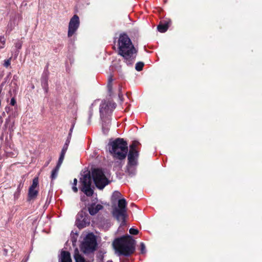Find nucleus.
<instances>
[{
  "label": "nucleus",
  "instance_id": "f257e3e1",
  "mask_svg": "<svg viewBox=\"0 0 262 262\" xmlns=\"http://www.w3.org/2000/svg\"><path fill=\"white\" fill-rule=\"evenodd\" d=\"M118 54L123 57L124 62L132 66L136 60L138 50L135 49L130 39L125 33L121 34L118 40Z\"/></svg>",
  "mask_w": 262,
  "mask_h": 262
},
{
  "label": "nucleus",
  "instance_id": "f03ea898",
  "mask_svg": "<svg viewBox=\"0 0 262 262\" xmlns=\"http://www.w3.org/2000/svg\"><path fill=\"white\" fill-rule=\"evenodd\" d=\"M136 241L130 235L123 236L116 238L113 245L118 256H129L135 250Z\"/></svg>",
  "mask_w": 262,
  "mask_h": 262
},
{
  "label": "nucleus",
  "instance_id": "7ed1b4c3",
  "mask_svg": "<svg viewBox=\"0 0 262 262\" xmlns=\"http://www.w3.org/2000/svg\"><path fill=\"white\" fill-rule=\"evenodd\" d=\"M109 151L114 159L122 160L125 159L128 152L127 142L122 138H117L110 141Z\"/></svg>",
  "mask_w": 262,
  "mask_h": 262
},
{
  "label": "nucleus",
  "instance_id": "20e7f679",
  "mask_svg": "<svg viewBox=\"0 0 262 262\" xmlns=\"http://www.w3.org/2000/svg\"><path fill=\"white\" fill-rule=\"evenodd\" d=\"M127 202L125 199H121L118 200V206L113 209L112 214L113 216L120 223V226L125 225V217L127 212Z\"/></svg>",
  "mask_w": 262,
  "mask_h": 262
},
{
  "label": "nucleus",
  "instance_id": "39448f33",
  "mask_svg": "<svg viewBox=\"0 0 262 262\" xmlns=\"http://www.w3.org/2000/svg\"><path fill=\"white\" fill-rule=\"evenodd\" d=\"M92 177L96 186L99 189H103L110 183L101 169L95 168L92 170Z\"/></svg>",
  "mask_w": 262,
  "mask_h": 262
},
{
  "label": "nucleus",
  "instance_id": "423d86ee",
  "mask_svg": "<svg viewBox=\"0 0 262 262\" xmlns=\"http://www.w3.org/2000/svg\"><path fill=\"white\" fill-rule=\"evenodd\" d=\"M97 246V242L95 235L92 234H88L84 238L82 243L80 249L81 251L85 254L93 252Z\"/></svg>",
  "mask_w": 262,
  "mask_h": 262
},
{
  "label": "nucleus",
  "instance_id": "0eeeda50",
  "mask_svg": "<svg viewBox=\"0 0 262 262\" xmlns=\"http://www.w3.org/2000/svg\"><path fill=\"white\" fill-rule=\"evenodd\" d=\"M116 104L115 103L111 101L103 100L102 101L99 107V112L101 119L110 118V116L116 108Z\"/></svg>",
  "mask_w": 262,
  "mask_h": 262
},
{
  "label": "nucleus",
  "instance_id": "6e6552de",
  "mask_svg": "<svg viewBox=\"0 0 262 262\" xmlns=\"http://www.w3.org/2000/svg\"><path fill=\"white\" fill-rule=\"evenodd\" d=\"M80 183L81 187L80 190L86 196H91L94 193V190L92 188V180L90 173H87L83 175L80 179Z\"/></svg>",
  "mask_w": 262,
  "mask_h": 262
},
{
  "label": "nucleus",
  "instance_id": "1a4fd4ad",
  "mask_svg": "<svg viewBox=\"0 0 262 262\" xmlns=\"http://www.w3.org/2000/svg\"><path fill=\"white\" fill-rule=\"evenodd\" d=\"M139 144V142L134 141L132 144L130 145L129 150L127 155V164H132V165H137L139 152L137 149V147Z\"/></svg>",
  "mask_w": 262,
  "mask_h": 262
},
{
  "label": "nucleus",
  "instance_id": "9d476101",
  "mask_svg": "<svg viewBox=\"0 0 262 262\" xmlns=\"http://www.w3.org/2000/svg\"><path fill=\"white\" fill-rule=\"evenodd\" d=\"M90 217L88 213L81 210L77 215L75 225L79 229H82L90 225Z\"/></svg>",
  "mask_w": 262,
  "mask_h": 262
},
{
  "label": "nucleus",
  "instance_id": "9b49d317",
  "mask_svg": "<svg viewBox=\"0 0 262 262\" xmlns=\"http://www.w3.org/2000/svg\"><path fill=\"white\" fill-rule=\"evenodd\" d=\"M80 25L79 18L78 15H74L70 19L68 31V36L72 37L77 31Z\"/></svg>",
  "mask_w": 262,
  "mask_h": 262
},
{
  "label": "nucleus",
  "instance_id": "f8f14e48",
  "mask_svg": "<svg viewBox=\"0 0 262 262\" xmlns=\"http://www.w3.org/2000/svg\"><path fill=\"white\" fill-rule=\"evenodd\" d=\"M103 209V206L101 204H95L92 203L88 206V210L92 215L96 214L99 210Z\"/></svg>",
  "mask_w": 262,
  "mask_h": 262
},
{
  "label": "nucleus",
  "instance_id": "ddd939ff",
  "mask_svg": "<svg viewBox=\"0 0 262 262\" xmlns=\"http://www.w3.org/2000/svg\"><path fill=\"white\" fill-rule=\"evenodd\" d=\"M102 120V130L104 134L106 135L109 132L111 125V118L101 119Z\"/></svg>",
  "mask_w": 262,
  "mask_h": 262
},
{
  "label": "nucleus",
  "instance_id": "4468645a",
  "mask_svg": "<svg viewBox=\"0 0 262 262\" xmlns=\"http://www.w3.org/2000/svg\"><path fill=\"white\" fill-rule=\"evenodd\" d=\"M59 262H72L70 252L62 251L59 257Z\"/></svg>",
  "mask_w": 262,
  "mask_h": 262
},
{
  "label": "nucleus",
  "instance_id": "2eb2a0df",
  "mask_svg": "<svg viewBox=\"0 0 262 262\" xmlns=\"http://www.w3.org/2000/svg\"><path fill=\"white\" fill-rule=\"evenodd\" d=\"M170 23V21H166L164 23H160L157 27L158 30L161 33L165 32L167 30Z\"/></svg>",
  "mask_w": 262,
  "mask_h": 262
},
{
  "label": "nucleus",
  "instance_id": "dca6fc26",
  "mask_svg": "<svg viewBox=\"0 0 262 262\" xmlns=\"http://www.w3.org/2000/svg\"><path fill=\"white\" fill-rule=\"evenodd\" d=\"M48 77L47 74H43L41 78V85L42 89L45 90L46 93L48 92Z\"/></svg>",
  "mask_w": 262,
  "mask_h": 262
},
{
  "label": "nucleus",
  "instance_id": "f3484780",
  "mask_svg": "<svg viewBox=\"0 0 262 262\" xmlns=\"http://www.w3.org/2000/svg\"><path fill=\"white\" fill-rule=\"evenodd\" d=\"M38 191L36 189L29 188L28 195V201H30L34 200L37 197Z\"/></svg>",
  "mask_w": 262,
  "mask_h": 262
},
{
  "label": "nucleus",
  "instance_id": "a211bd4d",
  "mask_svg": "<svg viewBox=\"0 0 262 262\" xmlns=\"http://www.w3.org/2000/svg\"><path fill=\"white\" fill-rule=\"evenodd\" d=\"M136 166L137 165H132L127 164L126 166V172L130 176L133 177L135 175L136 173Z\"/></svg>",
  "mask_w": 262,
  "mask_h": 262
},
{
  "label": "nucleus",
  "instance_id": "6ab92c4d",
  "mask_svg": "<svg viewBox=\"0 0 262 262\" xmlns=\"http://www.w3.org/2000/svg\"><path fill=\"white\" fill-rule=\"evenodd\" d=\"M74 257L76 262H91L89 260H86L79 253L77 249L75 251Z\"/></svg>",
  "mask_w": 262,
  "mask_h": 262
},
{
  "label": "nucleus",
  "instance_id": "aec40b11",
  "mask_svg": "<svg viewBox=\"0 0 262 262\" xmlns=\"http://www.w3.org/2000/svg\"><path fill=\"white\" fill-rule=\"evenodd\" d=\"M113 78L112 76H111L108 78V83H107V90H108L110 96H112V90H113L112 82H113Z\"/></svg>",
  "mask_w": 262,
  "mask_h": 262
},
{
  "label": "nucleus",
  "instance_id": "412c9836",
  "mask_svg": "<svg viewBox=\"0 0 262 262\" xmlns=\"http://www.w3.org/2000/svg\"><path fill=\"white\" fill-rule=\"evenodd\" d=\"M59 168V167L56 166L55 168L52 171L51 175L52 180H54L57 178Z\"/></svg>",
  "mask_w": 262,
  "mask_h": 262
},
{
  "label": "nucleus",
  "instance_id": "4be33fe9",
  "mask_svg": "<svg viewBox=\"0 0 262 262\" xmlns=\"http://www.w3.org/2000/svg\"><path fill=\"white\" fill-rule=\"evenodd\" d=\"M144 63L143 62L139 61L136 63L135 66V69L137 71H141L142 70Z\"/></svg>",
  "mask_w": 262,
  "mask_h": 262
},
{
  "label": "nucleus",
  "instance_id": "5701e85b",
  "mask_svg": "<svg viewBox=\"0 0 262 262\" xmlns=\"http://www.w3.org/2000/svg\"><path fill=\"white\" fill-rule=\"evenodd\" d=\"M38 185V178H35L33 180L32 184L29 188L36 189Z\"/></svg>",
  "mask_w": 262,
  "mask_h": 262
},
{
  "label": "nucleus",
  "instance_id": "b1692460",
  "mask_svg": "<svg viewBox=\"0 0 262 262\" xmlns=\"http://www.w3.org/2000/svg\"><path fill=\"white\" fill-rule=\"evenodd\" d=\"M6 38L4 36H0V49H3L5 47Z\"/></svg>",
  "mask_w": 262,
  "mask_h": 262
},
{
  "label": "nucleus",
  "instance_id": "393cba45",
  "mask_svg": "<svg viewBox=\"0 0 262 262\" xmlns=\"http://www.w3.org/2000/svg\"><path fill=\"white\" fill-rule=\"evenodd\" d=\"M93 114V109L92 106L90 108L89 111V119H88V124H91V119L92 117Z\"/></svg>",
  "mask_w": 262,
  "mask_h": 262
},
{
  "label": "nucleus",
  "instance_id": "a878e982",
  "mask_svg": "<svg viewBox=\"0 0 262 262\" xmlns=\"http://www.w3.org/2000/svg\"><path fill=\"white\" fill-rule=\"evenodd\" d=\"M23 178H24V177L22 178L21 180L20 181V183H19V185L17 186V190L18 191V193H20V190H21V189L23 188V185H24V180H23Z\"/></svg>",
  "mask_w": 262,
  "mask_h": 262
},
{
  "label": "nucleus",
  "instance_id": "bb28decb",
  "mask_svg": "<svg viewBox=\"0 0 262 262\" xmlns=\"http://www.w3.org/2000/svg\"><path fill=\"white\" fill-rule=\"evenodd\" d=\"M140 251L142 254H144L146 252L145 245L143 242L140 243Z\"/></svg>",
  "mask_w": 262,
  "mask_h": 262
},
{
  "label": "nucleus",
  "instance_id": "cd10ccee",
  "mask_svg": "<svg viewBox=\"0 0 262 262\" xmlns=\"http://www.w3.org/2000/svg\"><path fill=\"white\" fill-rule=\"evenodd\" d=\"M64 158V156L60 155V157L59 158L58 162H57V165H56L57 166L60 167L61 165L62 164V162L63 161Z\"/></svg>",
  "mask_w": 262,
  "mask_h": 262
},
{
  "label": "nucleus",
  "instance_id": "c85d7f7f",
  "mask_svg": "<svg viewBox=\"0 0 262 262\" xmlns=\"http://www.w3.org/2000/svg\"><path fill=\"white\" fill-rule=\"evenodd\" d=\"M129 233L133 235H137L139 233L138 230L133 228H131L129 230Z\"/></svg>",
  "mask_w": 262,
  "mask_h": 262
},
{
  "label": "nucleus",
  "instance_id": "c756f323",
  "mask_svg": "<svg viewBox=\"0 0 262 262\" xmlns=\"http://www.w3.org/2000/svg\"><path fill=\"white\" fill-rule=\"evenodd\" d=\"M11 58H10L9 59L5 60L4 61V66L6 68L8 67L11 64Z\"/></svg>",
  "mask_w": 262,
  "mask_h": 262
},
{
  "label": "nucleus",
  "instance_id": "7c9ffc66",
  "mask_svg": "<svg viewBox=\"0 0 262 262\" xmlns=\"http://www.w3.org/2000/svg\"><path fill=\"white\" fill-rule=\"evenodd\" d=\"M21 46H22V43L19 41L16 42L15 44V48H16L18 49H20L21 48Z\"/></svg>",
  "mask_w": 262,
  "mask_h": 262
},
{
  "label": "nucleus",
  "instance_id": "2f4dec72",
  "mask_svg": "<svg viewBox=\"0 0 262 262\" xmlns=\"http://www.w3.org/2000/svg\"><path fill=\"white\" fill-rule=\"evenodd\" d=\"M121 90H122V88L121 86H119V89H118V91H119V93H118V97L119 98L121 99V98L122 97V94L121 93Z\"/></svg>",
  "mask_w": 262,
  "mask_h": 262
},
{
  "label": "nucleus",
  "instance_id": "473e14b6",
  "mask_svg": "<svg viewBox=\"0 0 262 262\" xmlns=\"http://www.w3.org/2000/svg\"><path fill=\"white\" fill-rule=\"evenodd\" d=\"M16 103V102L15 99L14 97L12 98L10 101V104L12 106H14L15 105Z\"/></svg>",
  "mask_w": 262,
  "mask_h": 262
},
{
  "label": "nucleus",
  "instance_id": "72a5a7b5",
  "mask_svg": "<svg viewBox=\"0 0 262 262\" xmlns=\"http://www.w3.org/2000/svg\"><path fill=\"white\" fill-rule=\"evenodd\" d=\"M74 127V124H73L72 126H71V128H70V132H69L68 136H69V137H71L72 136V133Z\"/></svg>",
  "mask_w": 262,
  "mask_h": 262
},
{
  "label": "nucleus",
  "instance_id": "f704fd0d",
  "mask_svg": "<svg viewBox=\"0 0 262 262\" xmlns=\"http://www.w3.org/2000/svg\"><path fill=\"white\" fill-rule=\"evenodd\" d=\"M71 139V137L68 136L67 139L64 143V144H67V146H69Z\"/></svg>",
  "mask_w": 262,
  "mask_h": 262
},
{
  "label": "nucleus",
  "instance_id": "c9c22d12",
  "mask_svg": "<svg viewBox=\"0 0 262 262\" xmlns=\"http://www.w3.org/2000/svg\"><path fill=\"white\" fill-rule=\"evenodd\" d=\"M72 190L74 192H77L78 191V188L76 187V185H73L72 186Z\"/></svg>",
  "mask_w": 262,
  "mask_h": 262
},
{
  "label": "nucleus",
  "instance_id": "e433bc0d",
  "mask_svg": "<svg viewBox=\"0 0 262 262\" xmlns=\"http://www.w3.org/2000/svg\"><path fill=\"white\" fill-rule=\"evenodd\" d=\"M68 148V146H67V144H64L62 147V150L65 151L67 152Z\"/></svg>",
  "mask_w": 262,
  "mask_h": 262
},
{
  "label": "nucleus",
  "instance_id": "4c0bfd02",
  "mask_svg": "<svg viewBox=\"0 0 262 262\" xmlns=\"http://www.w3.org/2000/svg\"><path fill=\"white\" fill-rule=\"evenodd\" d=\"M20 193H18V191L17 190L14 194V198H18Z\"/></svg>",
  "mask_w": 262,
  "mask_h": 262
},
{
  "label": "nucleus",
  "instance_id": "58836bf2",
  "mask_svg": "<svg viewBox=\"0 0 262 262\" xmlns=\"http://www.w3.org/2000/svg\"><path fill=\"white\" fill-rule=\"evenodd\" d=\"M51 160H52V159H51V158H50V159H49V160H48L46 162V163H45V167L47 166L49 164V163H50V162H51Z\"/></svg>",
  "mask_w": 262,
  "mask_h": 262
},
{
  "label": "nucleus",
  "instance_id": "ea45409f",
  "mask_svg": "<svg viewBox=\"0 0 262 262\" xmlns=\"http://www.w3.org/2000/svg\"><path fill=\"white\" fill-rule=\"evenodd\" d=\"M77 179L75 178L73 180V185H77Z\"/></svg>",
  "mask_w": 262,
  "mask_h": 262
},
{
  "label": "nucleus",
  "instance_id": "a19ab883",
  "mask_svg": "<svg viewBox=\"0 0 262 262\" xmlns=\"http://www.w3.org/2000/svg\"><path fill=\"white\" fill-rule=\"evenodd\" d=\"M114 194L118 196H119L121 195V193L118 191H115Z\"/></svg>",
  "mask_w": 262,
  "mask_h": 262
},
{
  "label": "nucleus",
  "instance_id": "79ce46f5",
  "mask_svg": "<svg viewBox=\"0 0 262 262\" xmlns=\"http://www.w3.org/2000/svg\"><path fill=\"white\" fill-rule=\"evenodd\" d=\"M66 153V151H63V150H61V153H60V155L64 157Z\"/></svg>",
  "mask_w": 262,
  "mask_h": 262
},
{
  "label": "nucleus",
  "instance_id": "37998d69",
  "mask_svg": "<svg viewBox=\"0 0 262 262\" xmlns=\"http://www.w3.org/2000/svg\"><path fill=\"white\" fill-rule=\"evenodd\" d=\"M106 262H113V261L112 260H108Z\"/></svg>",
  "mask_w": 262,
  "mask_h": 262
},
{
  "label": "nucleus",
  "instance_id": "c03bdc74",
  "mask_svg": "<svg viewBox=\"0 0 262 262\" xmlns=\"http://www.w3.org/2000/svg\"><path fill=\"white\" fill-rule=\"evenodd\" d=\"M14 84L17 86V84L16 83H14Z\"/></svg>",
  "mask_w": 262,
  "mask_h": 262
}]
</instances>
